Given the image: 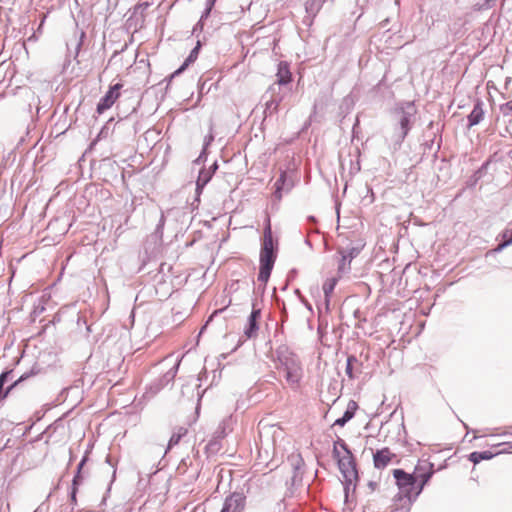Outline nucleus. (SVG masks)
Returning a JSON list of instances; mask_svg holds the SVG:
<instances>
[{
  "instance_id": "26",
  "label": "nucleus",
  "mask_w": 512,
  "mask_h": 512,
  "mask_svg": "<svg viewBox=\"0 0 512 512\" xmlns=\"http://www.w3.org/2000/svg\"><path fill=\"white\" fill-rule=\"evenodd\" d=\"M351 360H352V358H348V364L346 367V373L349 375V377H352Z\"/></svg>"
},
{
  "instance_id": "27",
  "label": "nucleus",
  "mask_w": 512,
  "mask_h": 512,
  "mask_svg": "<svg viewBox=\"0 0 512 512\" xmlns=\"http://www.w3.org/2000/svg\"><path fill=\"white\" fill-rule=\"evenodd\" d=\"M510 243H512V232H511L510 238L508 240H506L503 244H501L500 247H504Z\"/></svg>"
},
{
  "instance_id": "16",
  "label": "nucleus",
  "mask_w": 512,
  "mask_h": 512,
  "mask_svg": "<svg viewBox=\"0 0 512 512\" xmlns=\"http://www.w3.org/2000/svg\"><path fill=\"white\" fill-rule=\"evenodd\" d=\"M410 506V497H399L393 504L391 512H408Z\"/></svg>"
},
{
  "instance_id": "4",
  "label": "nucleus",
  "mask_w": 512,
  "mask_h": 512,
  "mask_svg": "<svg viewBox=\"0 0 512 512\" xmlns=\"http://www.w3.org/2000/svg\"><path fill=\"white\" fill-rule=\"evenodd\" d=\"M334 457L337 459L339 469L346 481L345 491L358 478L356 464L352 453L348 450L345 442H336L333 448Z\"/></svg>"
},
{
  "instance_id": "11",
  "label": "nucleus",
  "mask_w": 512,
  "mask_h": 512,
  "mask_svg": "<svg viewBox=\"0 0 512 512\" xmlns=\"http://www.w3.org/2000/svg\"><path fill=\"white\" fill-rule=\"evenodd\" d=\"M276 77L279 85H286L292 81V73L287 62L281 61L278 64Z\"/></svg>"
},
{
  "instance_id": "14",
  "label": "nucleus",
  "mask_w": 512,
  "mask_h": 512,
  "mask_svg": "<svg viewBox=\"0 0 512 512\" xmlns=\"http://www.w3.org/2000/svg\"><path fill=\"white\" fill-rule=\"evenodd\" d=\"M484 117V110L482 108V103L480 101H478L471 113L469 114L468 116V122H469V126H474V125H477L478 123H480L482 121Z\"/></svg>"
},
{
  "instance_id": "1",
  "label": "nucleus",
  "mask_w": 512,
  "mask_h": 512,
  "mask_svg": "<svg viewBox=\"0 0 512 512\" xmlns=\"http://www.w3.org/2000/svg\"><path fill=\"white\" fill-rule=\"evenodd\" d=\"M259 427V454L273 458L286 439V431L280 423H268L261 420Z\"/></svg>"
},
{
  "instance_id": "19",
  "label": "nucleus",
  "mask_w": 512,
  "mask_h": 512,
  "mask_svg": "<svg viewBox=\"0 0 512 512\" xmlns=\"http://www.w3.org/2000/svg\"><path fill=\"white\" fill-rule=\"evenodd\" d=\"M187 434V429L184 428V427H180L177 429L176 432L173 433V435L171 436L170 440H169V448L174 446V445H177L181 438L183 436H185Z\"/></svg>"
},
{
  "instance_id": "6",
  "label": "nucleus",
  "mask_w": 512,
  "mask_h": 512,
  "mask_svg": "<svg viewBox=\"0 0 512 512\" xmlns=\"http://www.w3.org/2000/svg\"><path fill=\"white\" fill-rule=\"evenodd\" d=\"M303 371L300 362L290 361L285 364V379L291 387H298Z\"/></svg>"
},
{
  "instance_id": "5",
  "label": "nucleus",
  "mask_w": 512,
  "mask_h": 512,
  "mask_svg": "<svg viewBox=\"0 0 512 512\" xmlns=\"http://www.w3.org/2000/svg\"><path fill=\"white\" fill-rule=\"evenodd\" d=\"M122 87L123 85L121 83H116L115 85L110 86L109 90L97 104L96 111L98 114H103L114 105L120 97V90Z\"/></svg>"
},
{
  "instance_id": "25",
  "label": "nucleus",
  "mask_w": 512,
  "mask_h": 512,
  "mask_svg": "<svg viewBox=\"0 0 512 512\" xmlns=\"http://www.w3.org/2000/svg\"><path fill=\"white\" fill-rule=\"evenodd\" d=\"M367 488L369 489L370 493L375 492L379 488V482L378 481H369L367 484Z\"/></svg>"
},
{
  "instance_id": "2",
  "label": "nucleus",
  "mask_w": 512,
  "mask_h": 512,
  "mask_svg": "<svg viewBox=\"0 0 512 512\" xmlns=\"http://www.w3.org/2000/svg\"><path fill=\"white\" fill-rule=\"evenodd\" d=\"M432 473L431 469L426 470L421 465H417L412 474L406 473L402 469L393 470L396 484L406 494L405 497H410L411 494L419 495L431 478Z\"/></svg>"
},
{
  "instance_id": "15",
  "label": "nucleus",
  "mask_w": 512,
  "mask_h": 512,
  "mask_svg": "<svg viewBox=\"0 0 512 512\" xmlns=\"http://www.w3.org/2000/svg\"><path fill=\"white\" fill-rule=\"evenodd\" d=\"M358 405L355 401H350L345 411L344 415L341 418L335 420V426H344L350 419L354 417L355 411L357 410Z\"/></svg>"
},
{
  "instance_id": "22",
  "label": "nucleus",
  "mask_w": 512,
  "mask_h": 512,
  "mask_svg": "<svg viewBox=\"0 0 512 512\" xmlns=\"http://www.w3.org/2000/svg\"><path fill=\"white\" fill-rule=\"evenodd\" d=\"M286 182V172H282L280 177L275 182V188H276V194L278 197H281V190L283 189V186Z\"/></svg>"
},
{
  "instance_id": "13",
  "label": "nucleus",
  "mask_w": 512,
  "mask_h": 512,
  "mask_svg": "<svg viewBox=\"0 0 512 512\" xmlns=\"http://www.w3.org/2000/svg\"><path fill=\"white\" fill-rule=\"evenodd\" d=\"M212 168L213 169H208V170L203 169L200 171L197 182H196V186H197L196 190L198 193H201V191L203 190L205 185L211 180L213 172L215 171V169H217V165L214 164Z\"/></svg>"
},
{
  "instance_id": "7",
  "label": "nucleus",
  "mask_w": 512,
  "mask_h": 512,
  "mask_svg": "<svg viewBox=\"0 0 512 512\" xmlns=\"http://www.w3.org/2000/svg\"><path fill=\"white\" fill-rule=\"evenodd\" d=\"M245 505L246 497L242 493L234 492L225 499L221 512H243Z\"/></svg>"
},
{
  "instance_id": "20",
  "label": "nucleus",
  "mask_w": 512,
  "mask_h": 512,
  "mask_svg": "<svg viewBox=\"0 0 512 512\" xmlns=\"http://www.w3.org/2000/svg\"><path fill=\"white\" fill-rule=\"evenodd\" d=\"M9 375V372H3L1 375H0V397L1 398H6L7 395L9 394V392L17 385L18 381H15L11 386H9L7 388V390L5 391V393L2 395V389H3V386H4V383L6 381V378L8 377Z\"/></svg>"
},
{
  "instance_id": "9",
  "label": "nucleus",
  "mask_w": 512,
  "mask_h": 512,
  "mask_svg": "<svg viewBox=\"0 0 512 512\" xmlns=\"http://www.w3.org/2000/svg\"><path fill=\"white\" fill-rule=\"evenodd\" d=\"M504 445L507 446V448H503L497 452H492V451L472 452L469 455V460L476 465L482 460H490L494 456H496L500 453H504L508 449H512V442L499 443V444L493 445V447H500V446H504Z\"/></svg>"
},
{
  "instance_id": "8",
  "label": "nucleus",
  "mask_w": 512,
  "mask_h": 512,
  "mask_svg": "<svg viewBox=\"0 0 512 512\" xmlns=\"http://www.w3.org/2000/svg\"><path fill=\"white\" fill-rule=\"evenodd\" d=\"M396 457V455L388 447L377 450L373 454V464L376 469L382 470L386 468Z\"/></svg>"
},
{
  "instance_id": "18",
  "label": "nucleus",
  "mask_w": 512,
  "mask_h": 512,
  "mask_svg": "<svg viewBox=\"0 0 512 512\" xmlns=\"http://www.w3.org/2000/svg\"><path fill=\"white\" fill-rule=\"evenodd\" d=\"M399 123H400V126H401L400 138L404 139L406 137V135L408 134L409 129H410V127H409V124H410L409 116L406 113L402 112L400 120H399Z\"/></svg>"
},
{
  "instance_id": "21",
  "label": "nucleus",
  "mask_w": 512,
  "mask_h": 512,
  "mask_svg": "<svg viewBox=\"0 0 512 512\" xmlns=\"http://www.w3.org/2000/svg\"><path fill=\"white\" fill-rule=\"evenodd\" d=\"M336 283L337 280L335 278H330L325 281V283L323 284V291L326 297H329L330 294L333 292Z\"/></svg>"
},
{
  "instance_id": "3",
  "label": "nucleus",
  "mask_w": 512,
  "mask_h": 512,
  "mask_svg": "<svg viewBox=\"0 0 512 512\" xmlns=\"http://www.w3.org/2000/svg\"><path fill=\"white\" fill-rule=\"evenodd\" d=\"M276 260L275 245L272 236L270 221L264 229L263 243L260 250V268L258 280L266 283L271 275Z\"/></svg>"
},
{
  "instance_id": "23",
  "label": "nucleus",
  "mask_w": 512,
  "mask_h": 512,
  "mask_svg": "<svg viewBox=\"0 0 512 512\" xmlns=\"http://www.w3.org/2000/svg\"><path fill=\"white\" fill-rule=\"evenodd\" d=\"M500 111L502 112V114L504 116H510L512 117V100L505 103V104H502L500 106Z\"/></svg>"
},
{
  "instance_id": "10",
  "label": "nucleus",
  "mask_w": 512,
  "mask_h": 512,
  "mask_svg": "<svg viewBox=\"0 0 512 512\" xmlns=\"http://www.w3.org/2000/svg\"><path fill=\"white\" fill-rule=\"evenodd\" d=\"M362 248L363 245L354 246L352 243H348L347 239L341 238L338 243L337 251L340 255H344L345 259H349V262H351L352 259L360 253Z\"/></svg>"
},
{
  "instance_id": "17",
  "label": "nucleus",
  "mask_w": 512,
  "mask_h": 512,
  "mask_svg": "<svg viewBox=\"0 0 512 512\" xmlns=\"http://www.w3.org/2000/svg\"><path fill=\"white\" fill-rule=\"evenodd\" d=\"M199 48L200 43L198 42L196 47L191 51L190 55L183 63V65L173 73V76L182 73L189 66L190 63H193L197 59Z\"/></svg>"
},
{
  "instance_id": "24",
  "label": "nucleus",
  "mask_w": 512,
  "mask_h": 512,
  "mask_svg": "<svg viewBox=\"0 0 512 512\" xmlns=\"http://www.w3.org/2000/svg\"><path fill=\"white\" fill-rule=\"evenodd\" d=\"M349 259H345L344 255H341V260L339 262L338 270L339 272H345L350 269Z\"/></svg>"
},
{
  "instance_id": "12",
  "label": "nucleus",
  "mask_w": 512,
  "mask_h": 512,
  "mask_svg": "<svg viewBox=\"0 0 512 512\" xmlns=\"http://www.w3.org/2000/svg\"><path fill=\"white\" fill-rule=\"evenodd\" d=\"M260 318V310L259 309H253L251 312V315L249 317V323L248 327L245 329L244 333L248 338H251L256 335V332L258 330L257 321Z\"/></svg>"
}]
</instances>
